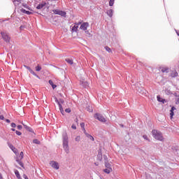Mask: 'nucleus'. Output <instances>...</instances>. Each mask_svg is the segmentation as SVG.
I'll return each instance as SVG.
<instances>
[{"mask_svg": "<svg viewBox=\"0 0 179 179\" xmlns=\"http://www.w3.org/2000/svg\"><path fill=\"white\" fill-rule=\"evenodd\" d=\"M62 143L64 152L66 155L69 154V141H68V134L66 131L62 134Z\"/></svg>", "mask_w": 179, "mask_h": 179, "instance_id": "1", "label": "nucleus"}, {"mask_svg": "<svg viewBox=\"0 0 179 179\" xmlns=\"http://www.w3.org/2000/svg\"><path fill=\"white\" fill-rule=\"evenodd\" d=\"M152 134L153 138H155V139H156L157 141H160L162 142L164 139L163 138V134H162V132L156 129H153L152 131Z\"/></svg>", "mask_w": 179, "mask_h": 179, "instance_id": "2", "label": "nucleus"}, {"mask_svg": "<svg viewBox=\"0 0 179 179\" xmlns=\"http://www.w3.org/2000/svg\"><path fill=\"white\" fill-rule=\"evenodd\" d=\"M94 117L95 120H98V121H100V122H107V120L99 113H96L94 114Z\"/></svg>", "mask_w": 179, "mask_h": 179, "instance_id": "3", "label": "nucleus"}, {"mask_svg": "<svg viewBox=\"0 0 179 179\" xmlns=\"http://www.w3.org/2000/svg\"><path fill=\"white\" fill-rule=\"evenodd\" d=\"M43 8H47V9H50V1H43L36 6V9H43Z\"/></svg>", "mask_w": 179, "mask_h": 179, "instance_id": "4", "label": "nucleus"}, {"mask_svg": "<svg viewBox=\"0 0 179 179\" xmlns=\"http://www.w3.org/2000/svg\"><path fill=\"white\" fill-rule=\"evenodd\" d=\"M1 34L3 40L4 41H6V43H10V36H9L8 33L1 31Z\"/></svg>", "mask_w": 179, "mask_h": 179, "instance_id": "5", "label": "nucleus"}, {"mask_svg": "<svg viewBox=\"0 0 179 179\" xmlns=\"http://www.w3.org/2000/svg\"><path fill=\"white\" fill-rule=\"evenodd\" d=\"M53 13H55V15H59V16H62L63 17H66V12L62 11L61 10H53Z\"/></svg>", "mask_w": 179, "mask_h": 179, "instance_id": "6", "label": "nucleus"}, {"mask_svg": "<svg viewBox=\"0 0 179 179\" xmlns=\"http://www.w3.org/2000/svg\"><path fill=\"white\" fill-rule=\"evenodd\" d=\"M88 26H89V22H83L80 25V29L81 30H83L84 31H85V33H87V34H89V31H87Z\"/></svg>", "mask_w": 179, "mask_h": 179, "instance_id": "7", "label": "nucleus"}, {"mask_svg": "<svg viewBox=\"0 0 179 179\" xmlns=\"http://www.w3.org/2000/svg\"><path fill=\"white\" fill-rule=\"evenodd\" d=\"M55 103H57L59 106V108L61 114L64 115L65 112L64 111V108H62V105L61 104V102H59V101L58 100V99H57V97H55Z\"/></svg>", "mask_w": 179, "mask_h": 179, "instance_id": "8", "label": "nucleus"}, {"mask_svg": "<svg viewBox=\"0 0 179 179\" xmlns=\"http://www.w3.org/2000/svg\"><path fill=\"white\" fill-rule=\"evenodd\" d=\"M50 166L52 167V169H55V170H59V164L55 161H52L50 163Z\"/></svg>", "mask_w": 179, "mask_h": 179, "instance_id": "9", "label": "nucleus"}, {"mask_svg": "<svg viewBox=\"0 0 179 179\" xmlns=\"http://www.w3.org/2000/svg\"><path fill=\"white\" fill-rule=\"evenodd\" d=\"M84 134H85V136H87V138L90 139V141H94V138L92 135H90L87 132H86V131H84Z\"/></svg>", "mask_w": 179, "mask_h": 179, "instance_id": "10", "label": "nucleus"}, {"mask_svg": "<svg viewBox=\"0 0 179 179\" xmlns=\"http://www.w3.org/2000/svg\"><path fill=\"white\" fill-rule=\"evenodd\" d=\"M20 12H22V13H25L26 15H32L33 14V13H31L29 10H26L24 8H20Z\"/></svg>", "mask_w": 179, "mask_h": 179, "instance_id": "11", "label": "nucleus"}, {"mask_svg": "<svg viewBox=\"0 0 179 179\" xmlns=\"http://www.w3.org/2000/svg\"><path fill=\"white\" fill-rule=\"evenodd\" d=\"M171 78H177V76H178V73L176 70L172 71V72L171 73Z\"/></svg>", "mask_w": 179, "mask_h": 179, "instance_id": "12", "label": "nucleus"}, {"mask_svg": "<svg viewBox=\"0 0 179 179\" xmlns=\"http://www.w3.org/2000/svg\"><path fill=\"white\" fill-rule=\"evenodd\" d=\"M15 6H19L22 3V0H13Z\"/></svg>", "mask_w": 179, "mask_h": 179, "instance_id": "13", "label": "nucleus"}, {"mask_svg": "<svg viewBox=\"0 0 179 179\" xmlns=\"http://www.w3.org/2000/svg\"><path fill=\"white\" fill-rule=\"evenodd\" d=\"M113 12H114V10H113V9H110V10H108L106 12V13H107V15H108V16L109 17H113Z\"/></svg>", "mask_w": 179, "mask_h": 179, "instance_id": "14", "label": "nucleus"}, {"mask_svg": "<svg viewBox=\"0 0 179 179\" xmlns=\"http://www.w3.org/2000/svg\"><path fill=\"white\" fill-rule=\"evenodd\" d=\"M24 127L25 128V129H27V131H29V132H33V129H31V127L26 125V124H23Z\"/></svg>", "mask_w": 179, "mask_h": 179, "instance_id": "15", "label": "nucleus"}, {"mask_svg": "<svg viewBox=\"0 0 179 179\" xmlns=\"http://www.w3.org/2000/svg\"><path fill=\"white\" fill-rule=\"evenodd\" d=\"M22 5L24 8H25V9H27L28 10H31V8H30V6H29V5H27V3H23Z\"/></svg>", "mask_w": 179, "mask_h": 179, "instance_id": "16", "label": "nucleus"}, {"mask_svg": "<svg viewBox=\"0 0 179 179\" xmlns=\"http://www.w3.org/2000/svg\"><path fill=\"white\" fill-rule=\"evenodd\" d=\"M15 174L17 178L22 179V177L20 176V173H19V171L15 170Z\"/></svg>", "mask_w": 179, "mask_h": 179, "instance_id": "17", "label": "nucleus"}, {"mask_svg": "<svg viewBox=\"0 0 179 179\" xmlns=\"http://www.w3.org/2000/svg\"><path fill=\"white\" fill-rule=\"evenodd\" d=\"M66 62L69 64V65L73 64V60L72 59L66 58Z\"/></svg>", "mask_w": 179, "mask_h": 179, "instance_id": "18", "label": "nucleus"}, {"mask_svg": "<svg viewBox=\"0 0 179 179\" xmlns=\"http://www.w3.org/2000/svg\"><path fill=\"white\" fill-rule=\"evenodd\" d=\"M49 84L52 86V89H55V87H57V85L54 84L52 80H49Z\"/></svg>", "mask_w": 179, "mask_h": 179, "instance_id": "19", "label": "nucleus"}, {"mask_svg": "<svg viewBox=\"0 0 179 179\" xmlns=\"http://www.w3.org/2000/svg\"><path fill=\"white\" fill-rule=\"evenodd\" d=\"M9 148L13 150V152H14V153L17 152V150L12 144L9 145Z\"/></svg>", "mask_w": 179, "mask_h": 179, "instance_id": "20", "label": "nucleus"}, {"mask_svg": "<svg viewBox=\"0 0 179 179\" xmlns=\"http://www.w3.org/2000/svg\"><path fill=\"white\" fill-rule=\"evenodd\" d=\"M157 101H159V103H164V102L166 101V99H163L160 98L159 96H157Z\"/></svg>", "mask_w": 179, "mask_h": 179, "instance_id": "21", "label": "nucleus"}, {"mask_svg": "<svg viewBox=\"0 0 179 179\" xmlns=\"http://www.w3.org/2000/svg\"><path fill=\"white\" fill-rule=\"evenodd\" d=\"M104 173H106V174H110L111 173V169L108 168L103 170Z\"/></svg>", "mask_w": 179, "mask_h": 179, "instance_id": "22", "label": "nucleus"}, {"mask_svg": "<svg viewBox=\"0 0 179 179\" xmlns=\"http://www.w3.org/2000/svg\"><path fill=\"white\" fill-rule=\"evenodd\" d=\"M16 162L21 166V167H23V162L20 161L19 158H17Z\"/></svg>", "mask_w": 179, "mask_h": 179, "instance_id": "23", "label": "nucleus"}, {"mask_svg": "<svg viewBox=\"0 0 179 179\" xmlns=\"http://www.w3.org/2000/svg\"><path fill=\"white\" fill-rule=\"evenodd\" d=\"M33 143H35L36 145H40V141L38 139H34L33 140Z\"/></svg>", "mask_w": 179, "mask_h": 179, "instance_id": "24", "label": "nucleus"}, {"mask_svg": "<svg viewBox=\"0 0 179 179\" xmlns=\"http://www.w3.org/2000/svg\"><path fill=\"white\" fill-rule=\"evenodd\" d=\"M78 26L74 25V26L72 27V31H78Z\"/></svg>", "mask_w": 179, "mask_h": 179, "instance_id": "25", "label": "nucleus"}, {"mask_svg": "<svg viewBox=\"0 0 179 179\" xmlns=\"http://www.w3.org/2000/svg\"><path fill=\"white\" fill-rule=\"evenodd\" d=\"M115 1V0H110V1H109V6H113Z\"/></svg>", "mask_w": 179, "mask_h": 179, "instance_id": "26", "label": "nucleus"}, {"mask_svg": "<svg viewBox=\"0 0 179 179\" xmlns=\"http://www.w3.org/2000/svg\"><path fill=\"white\" fill-rule=\"evenodd\" d=\"M80 127H81L82 129L83 130V132L85 133V131H86V129H85V123H83V122L80 123Z\"/></svg>", "mask_w": 179, "mask_h": 179, "instance_id": "27", "label": "nucleus"}, {"mask_svg": "<svg viewBox=\"0 0 179 179\" xmlns=\"http://www.w3.org/2000/svg\"><path fill=\"white\" fill-rule=\"evenodd\" d=\"M23 156H24L23 152H21L20 153V155H19V157H18V159H19L20 160H22V159H23Z\"/></svg>", "mask_w": 179, "mask_h": 179, "instance_id": "28", "label": "nucleus"}, {"mask_svg": "<svg viewBox=\"0 0 179 179\" xmlns=\"http://www.w3.org/2000/svg\"><path fill=\"white\" fill-rule=\"evenodd\" d=\"M36 72H40V71H41V67L38 65L37 66H36Z\"/></svg>", "mask_w": 179, "mask_h": 179, "instance_id": "29", "label": "nucleus"}, {"mask_svg": "<svg viewBox=\"0 0 179 179\" xmlns=\"http://www.w3.org/2000/svg\"><path fill=\"white\" fill-rule=\"evenodd\" d=\"M106 51H108V52H111V48H110L108 46L105 47Z\"/></svg>", "mask_w": 179, "mask_h": 179, "instance_id": "30", "label": "nucleus"}, {"mask_svg": "<svg viewBox=\"0 0 179 179\" xmlns=\"http://www.w3.org/2000/svg\"><path fill=\"white\" fill-rule=\"evenodd\" d=\"M76 142H80V136H78L75 138Z\"/></svg>", "mask_w": 179, "mask_h": 179, "instance_id": "31", "label": "nucleus"}, {"mask_svg": "<svg viewBox=\"0 0 179 179\" xmlns=\"http://www.w3.org/2000/svg\"><path fill=\"white\" fill-rule=\"evenodd\" d=\"M143 139H145V141H150V140H149V138L148 137V136L146 135H143Z\"/></svg>", "mask_w": 179, "mask_h": 179, "instance_id": "32", "label": "nucleus"}, {"mask_svg": "<svg viewBox=\"0 0 179 179\" xmlns=\"http://www.w3.org/2000/svg\"><path fill=\"white\" fill-rule=\"evenodd\" d=\"M162 72H163L164 73L166 72L167 73L169 72V69H162Z\"/></svg>", "mask_w": 179, "mask_h": 179, "instance_id": "33", "label": "nucleus"}, {"mask_svg": "<svg viewBox=\"0 0 179 179\" xmlns=\"http://www.w3.org/2000/svg\"><path fill=\"white\" fill-rule=\"evenodd\" d=\"M32 75H34V76H36V78H38V79H40V76H38V75H37L34 71L31 73Z\"/></svg>", "mask_w": 179, "mask_h": 179, "instance_id": "34", "label": "nucleus"}, {"mask_svg": "<svg viewBox=\"0 0 179 179\" xmlns=\"http://www.w3.org/2000/svg\"><path fill=\"white\" fill-rule=\"evenodd\" d=\"M32 75H34V76H36V78H38V79H40V76H38V75H37L34 71L31 73Z\"/></svg>", "mask_w": 179, "mask_h": 179, "instance_id": "35", "label": "nucleus"}, {"mask_svg": "<svg viewBox=\"0 0 179 179\" xmlns=\"http://www.w3.org/2000/svg\"><path fill=\"white\" fill-rule=\"evenodd\" d=\"M105 166L107 169H110V165L108 162H105Z\"/></svg>", "mask_w": 179, "mask_h": 179, "instance_id": "36", "label": "nucleus"}, {"mask_svg": "<svg viewBox=\"0 0 179 179\" xmlns=\"http://www.w3.org/2000/svg\"><path fill=\"white\" fill-rule=\"evenodd\" d=\"M15 134L16 135H18V136H20V135H22V132L19 131H15Z\"/></svg>", "mask_w": 179, "mask_h": 179, "instance_id": "37", "label": "nucleus"}, {"mask_svg": "<svg viewBox=\"0 0 179 179\" xmlns=\"http://www.w3.org/2000/svg\"><path fill=\"white\" fill-rule=\"evenodd\" d=\"M65 113H71V108H66L65 109Z\"/></svg>", "mask_w": 179, "mask_h": 179, "instance_id": "38", "label": "nucleus"}, {"mask_svg": "<svg viewBox=\"0 0 179 179\" xmlns=\"http://www.w3.org/2000/svg\"><path fill=\"white\" fill-rule=\"evenodd\" d=\"M11 127H12V128H16V124L14 123V122H12V123H11Z\"/></svg>", "mask_w": 179, "mask_h": 179, "instance_id": "39", "label": "nucleus"}, {"mask_svg": "<svg viewBox=\"0 0 179 179\" xmlns=\"http://www.w3.org/2000/svg\"><path fill=\"white\" fill-rule=\"evenodd\" d=\"M139 93H141V94H142L143 93H145V89L141 88V91H139Z\"/></svg>", "mask_w": 179, "mask_h": 179, "instance_id": "40", "label": "nucleus"}, {"mask_svg": "<svg viewBox=\"0 0 179 179\" xmlns=\"http://www.w3.org/2000/svg\"><path fill=\"white\" fill-rule=\"evenodd\" d=\"M59 101L60 104H64V103L65 102L64 101V99H60Z\"/></svg>", "mask_w": 179, "mask_h": 179, "instance_id": "41", "label": "nucleus"}, {"mask_svg": "<svg viewBox=\"0 0 179 179\" xmlns=\"http://www.w3.org/2000/svg\"><path fill=\"white\" fill-rule=\"evenodd\" d=\"M170 111H171V113H170L171 118H173V116L174 115V112H173V110H170Z\"/></svg>", "mask_w": 179, "mask_h": 179, "instance_id": "42", "label": "nucleus"}, {"mask_svg": "<svg viewBox=\"0 0 179 179\" xmlns=\"http://www.w3.org/2000/svg\"><path fill=\"white\" fill-rule=\"evenodd\" d=\"M17 129L20 130L23 128V127H22V125H17Z\"/></svg>", "mask_w": 179, "mask_h": 179, "instance_id": "43", "label": "nucleus"}, {"mask_svg": "<svg viewBox=\"0 0 179 179\" xmlns=\"http://www.w3.org/2000/svg\"><path fill=\"white\" fill-rule=\"evenodd\" d=\"M24 67L26 68V69H27L28 71L31 70V68H30V66H24Z\"/></svg>", "mask_w": 179, "mask_h": 179, "instance_id": "44", "label": "nucleus"}, {"mask_svg": "<svg viewBox=\"0 0 179 179\" xmlns=\"http://www.w3.org/2000/svg\"><path fill=\"white\" fill-rule=\"evenodd\" d=\"M0 120H5V117H3V115H0Z\"/></svg>", "mask_w": 179, "mask_h": 179, "instance_id": "45", "label": "nucleus"}, {"mask_svg": "<svg viewBox=\"0 0 179 179\" xmlns=\"http://www.w3.org/2000/svg\"><path fill=\"white\" fill-rule=\"evenodd\" d=\"M71 128H72L73 129H76V125L72 124Z\"/></svg>", "mask_w": 179, "mask_h": 179, "instance_id": "46", "label": "nucleus"}, {"mask_svg": "<svg viewBox=\"0 0 179 179\" xmlns=\"http://www.w3.org/2000/svg\"><path fill=\"white\" fill-rule=\"evenodd\" d=\"M174 110H176V107L172 106V108H171V111L174 112Z\"/></svg>", "mask_w": 179, "mask_h": 179, "instance_id": "47", "label": "nucleus"}, {"mask_svg": "<svg viewBox=\"0 0 179 179\" xmlns=\"http://www.w3.org/2000/svg\"><path fill=\"white\" fill-rule=\"evenodd\" d=\"M23 178H24V179H29V178L27 177V176H26V174H24V175H23Z\"/></svg>", "mask_w": 179, "mask_h": 179, "instance_id": "48", "label": "nucleus"}, {"mask_svg": "<svg viewBox=\"0 0 179 179\" xmlns=\"http://www.w3.org/2000/svg\"><path fill=\"white\" fill-rule=\"evenodd\" d=\"M6 122H8V124H10V120L8 119H6Z\"/></svg>", "mask_w": 179, "mask_h": 179, "instance_id": "49", "label": "nucleus"}, {"mask_svg": "<svg viewBox=\"0 0 179 179\" xmlns=\"http://www.w3.org/2000/svg\"><path fill=\"white\" fill-rule=\"evenodd\" d=\"M29 71L30 72V73H33L34 71H33V69H29Z\"/></svg>", "mask_w": 179, "mask_h": 179, "instance_id": "50", "label": "nucleus"}, {"mask_svg": "<svg viewBox=\"0 0 179 179\" xmlns=\"http://www.w3.org/2000/svg\"><path fill=\"white\" fill-rule=\"evenodd\" d=\"M103 158L105 160H107V155H103Z\"/></svg>", "mask_w": 179, "mask_h": 179, "instance_id": "51", "label": "nucleus"}, {"mask_svg": "<svg viewBox=\"0 0 179 179\" xmlns=\"http://www.w3.org/2000/svg\"><path fill=\"white\" fill-rule=\"evenodd\" d=\"M2 178H3L2 176V173H0V179H2Z\"/></svg>", "mask_w": 179, "mask_h": 179, "instance_id": "52", "label": "nucleus"}, {"mask_svg": "<svg viewBox=\"0 0 179 179\" xmlns=\"http://www.w3.org/2000/svg\"><path fill=\"white\" fill-rule=\"evenodd\" d=\"M11 131H13V132H15V131H16V129H11Z\"/></svg>", "mask_w": 179, "mask_h": 179, "instance_id": "53", "label": "nucleus"}, {"mask_svg": "<svg viewBox=\"0 0 179 179\" xmlns=\"http://www.w3.org/2000/svg\"><path fill=\"white\" fill-rule=\"evenodd\" d=\"M177 35L179 36V32L177 31V30H176Z\"/></svg>", "mask_w": 179, "mask_h": 179, "instance_id": "54", "label": "nucleus"}, {"mask_svg": "<svg viewBox=\"0 0 179 179\" xmlns=\"http://www.w3.org/2000/svg\"><path fill=\"white\" fill-rule=\"evenodd\" d=\"M99 152H101V149H99Z\"/></svg>", "mask_w": 179, "mask_h": 179, "instance_id": "55", "label": "nucleus"}, {"mask_svg": "<svg viewBox=\"0 0 179 179\" xmlns=\"http://www.w3.org/2000/svg\"><path fill=\"white\" fill-rule=\"evenodd\" d=\"M76 121H78V119H76Z\"/></svg>", "mask_w": 179, "mask_h": 179, "instance_id": "56", "label": "nucleus"}, {"mask_svg": "<svg viewBox=\"0 0 179 179\" xmlns=\"http://www.w3.org/2000/svg\"><path fill=\"white\" fill-rule=\"evenodd\" d=\"M0 114H1V112H0Z\"/></svg>", "mask_w": 179, "mask_h": 179, "instance_id": "57", "label": "nucleus"}]
</instances>
